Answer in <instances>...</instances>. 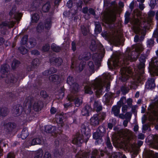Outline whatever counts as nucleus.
I'll use <instances>...</instances> for the list:
<instances>
[{
  "mask_svg": "<svg viewBox=\"0 0 158 158\" xmlns=\"http://www.w3.org/2000/svg\"><path fill=\"white\" fill-rule=\"evenodd\" d=\"M98 151L96 150H94L92 152V156L91 158H95V156L97 153Z\"/></svg>",
  "mask_w": 158,
  "mask_h": 158,
  "instance_id": "nucleus-51",
  "label": "nucleus"
},
{
  "mask_svg": "<svg viewBox=\"0 0 158 158\" xmlns=\"http://www.w3.org/2000/svg\"><path fill=\"white\" fill-rule=\"evenodd\" d=\"M45 129L46 130V131H48V132H50L51 131H52L53 132L56 133V128L54 126H52L51 125H48L46 126L45 127Z\"/></svg>",
  "mask_w": 158,
  "mask_h": 158,
  "instance_id": "nucleus-25",
  "label": "nucleus"
},
{
  "mask_svg": "<svg viewBox=\"0 0 158 158\" xmlns=\"http://www.w3.org/2000/svg\"><path fill=\"white\" fill-rule=\"evenodd\" d=\"M83 141L81 138V135H76L73 139L72 140V143L74 144H75L79 145Z\"/></svg>",
  "mask_w": 158,
  "mask_h": 158,
  "instance_id": "nucleus-18",
  "label": "nucleus"
},
{
  "mask_svg": "<svg viewBox=\"0 0 158 158\" xmlns=\"http://www.w3.org/2000/svg\"><path fill=\"white\" fill-rule=\"evenodd\" d=\"M90 49L93 51L96 48V44L94 40H93L92 41L91 44L90 45Z\"/></svg>",
  "mask_w": 158,
  "mask_h": 158,
  "instance_id": "nucleus-42",
  "label": "nucleus"
},
{
  "mask_svg": "<svg viewBox=\"0 0 158 158\" xmlns=\"http://www.w3.org/2000/svg\"><path fill=\"white\" fill-rule=\"evenodd\" d=\"M128 106L126 105H124L122 107V111L123 112H125L127 110Z\"/></svg>",
  "mask_w": 158,
  "mask_h": 158,
  "instance_id": "nucleus-54",
  "label": "nucleus"
},
{
  "mask_svg": "<svg viewBox=\"0 0 158 158\" xmlns=\"http://www.w3.org/2000/svg\"><path fill=\"white\" fill-rule=\"evenodd\" d=\"M140 12L138 10H135L134 13L133 18L132 22L133 24V28L135 33H141L144 34V31L148 29L149 26L150 21H147L145 19L142 20L143 23H140L139 19H141L140 16Z\"/></svg>",
  "mask_w": 158,
  "mask_h": 158,
  "instance_id": "nucleus-2",
  "label": "nucleus"
},
{
  "mask_svg": "<svg viewBox=\"0 0 158 158\" xmlns=\"http://www.w3.org/2000/svg\"><path fill=\"white\" fill-rule=\"evenodd\" d=\"M156 3V2L155 0H151L150 6L151 7V8H153L154 7Z\"/></svg>",
  "mask_w": 158,
  "mask_h": 158,
  "instance_id": "nucleus-50",
  "label": "nucleus"
},
{
  "mask_svg": "<svg viewBox=\"0 0 158 158\" xmlns=\"http://www.w3.org/2000/svg\"><path fill=\"white\" fill-rule=\"evenodd\" d=\"M91 111V108L89 105L86 106L82 110L81 114L83 116H88Z\"/></svg>",
  "mask_w": 158,
  "mask_h": 158,
  "instance_id": "nucleus-17",
  "label": "nucleus"
},
{
  "mask_svg": "<svg viewBox=\"0 0 158 158\" xmlns=\"http://www.w3.org/2000/svg\"><path fill=\"white\" fill-rule=\"evenodd\" d=\"M100 48V50L101 51V54H100L99 56L98 57L97 59H99L100 57L102 58L104 55V50L102 44H100L99 45Z\"/></svg>",
  "mask_w": 158,
  "mask_h": 158,
  "instance_id": "nucleus-35",
  "label": "nucleus"
},
{
  "mask_svg": "<svg viewBox=\"0 0 158 158\" xmlns=\"http://www.w3.org/2000/svg\"><path fill=\"white\" fill-rule=\"evenodd\" d=\"M95 25V32L96 34H98L101 31V27L99 23H96Z\"/></svg>",
  "mask_w": 158,
  "mask_h": 158,
  "instance_id": "nucleus-28",
  "label": "nucleus"
},
{
  "mask_svg": "<svg viewBox=\"0 0 158 158\" xmlns=\"http://www.w3.org/2000/svg\"><path fill=\"white\" fill-rule=\"evenodd\" d=\"M126 99L125 97H123L120 99L118 103V104L120 106L121 105L123 106L124 104H126Z\"/></svg>",
  "mask_w": 158,
  "mask_h": 158,
  "instance_id": "nucleus-33",
  "label": "nucleus"
},
{
  "mask_svg": "<svg viewBox=\"0 0 158 158\" xmlns=\"http://www.w3.org/2000/svg\"><path fill=\"white\" fill-rule=\"evenodd\" d=\"M143 50V47L141 44H136L134 47V50H133L132 52L131 51L130 49H127L121 64L124 63L127 64L129 61H135Z\"/></svg>",
  "mask_w": 158,
  "mask_h": 158,
  "instance_id": "nucleus-3",
  "label": "nucleus"
},
{
  "mask_svg": "<svg viewBox=\"0 0 158 158\" xmlns=\"http://www.w3.org/2000/svg\"><path fill=\"white\" fill-rule=\"evenodd\" d=\"M68 100L69 102L71 101H74L75 105L77 106H79L81 104L82 101L81 99H79L77 98L75 95H73L72 94L69 95L68 97ZM71 104L70 102L69 103H66L65 104V107H68L70 106Z\"/></svg>",
  "mask_w": 158,
  "mask_h": 158,
  "instance_id": "nucleus-9",
  "label": "nucleus"
},
{
  "mask_svg": "<svg viewBox=\"0 0 158 158\" xmlns=\"http://www.w3.org/2000/svg\"><path fill=\"white\" fill-rule=\"evenodd\" d=\"M148 158H158V153H154V152L152 151H149L147 153Z\"/></svg>",
  "mask_w": 158,
  "mask_h": 158,
  "instance_id": "nucleus-22",
  "label": "nucleus"
},
{
  "mask_svg": "<svg viewBox=\"0 0 158 158\" xmlns=\"http://www.w3.org/2000/svg\"><path fill=\"white\" fill-rule=\"evenodd\" d=\"M41 143V140L39 138L34 139H32L31 143V145H35L39 144Z\"/></svg>",
  "mask_w": 158,
  "mask_h": 158,
  "instance_id": "nucleus-31",
  "label": "nucleus"
},
{
  "mask_svg": "<svg viewBox=\"0 0 158 158\" xmlns=\"http://www.w3.org/2000/svg\"><path fill=\"white\" fill-rule=\"evenodd\" d=\"M121 55L119 52H117L113 57L107 62L108 67L110 69H117L120 66V63L118 61V57Z\"/></svg>",
  "mask_w": 158,
  "mask_h": 158,
  "instance_id": "nucleus-5",
  "label": "nucleus"
},
{
  "mask_svg": "<svg viewBox=\"0 0 158 158\" xmlns=\"http://www.w3.org/2000/svg\"><path fill=\"white\" fill-rule=\"evenodd\" d=\"M113 97V94L109 92L103 96V101L104 102H108L110 101V98Z\"/></svg>",
  "mask_w": 158,
  "mask_h": 158,
  "instance_id": "nucleus-20",
  "label": "nucleus"
},
{
  "mask_svg": "<svg viewBox=\"0 0 158 158\" xmlns=\"http://www.w3.org/2000/svg\"><path fill=\"white\" fill-rule=\"evenodd\" d=\"M148 113L151 115H153L158 119V106L154 104L151 105L148 107Z\"/></svg>",
  "mask_w": 158,
  "mask_h": 158,
  "instance_id": "nucleus-11",
  "label": "nucleus"
},
{
  "mask_svg": "<svg viewBox=\"0 0 158 158\" xmlns=\"http://www.w3.org/2000/svg\"><path fill=\"white\" fill-rule=\"evenodd\" d=\"M19 49L22 54H25L27 52V50L23 46L20 47Z\"/></svg>",
  "mask_w": 158,
  "mask_h": 158,
  "instance_id": "nucleus-41",
  "label": "nucleus"
},
{
  "mask_svg": "<svg viewBox=\"0 0 158 158\" xmlns=\"http://www.w3.org/2000/svg\"><path fill=\"white\" fill-rule=\"evenodd\" d=\"M50 8V5L49 2H47L43 6L42 10L44 12L48 11Z\"/></svg>",
  "mask_w": 158,
  "mask_h": 158,
  "instance_id": "nucleus-27",
  "label": "nucleus"
},
{
  "mask_svg": "<svg viewBox=\"0 0 158 158\" xmlns=\"http://www.w3.org/2000/svg\"><path fill=\"white\" fill-rule=\"evenodd\" d=\"M113 78V76L109 73H104L100 78L92 81L85 86V93L92 94L94 91L97 95L102 94L104 92L103 86L104 84L107 85L106 89L108 90L110 85L109 81Z\"/></svg>",
  "mask_w": 158,
  "mask_h": 158,
  "instance_id": "nucleus-1",
  "label": "nucleus"
},
{
  "mask_svg": "<svg viewBox=\"0 0 158 158\" xmlns=\"http://www.w3.org/2000/svg\"><path fill=\"white\" fill-rule=\"evenodd\" d=\"M139 69L138 71H135V73L133 74V76H134L132 77V78L134 80V81L132 83L131 88L133 89H135L137 88L138 83L141 81V76L143 73H141L140 70Z\"/></svg>",
  "mask_w": 158,
  "mask_h": 158,
  "instance_id": "nucleus-8",
  "label": "nucleus"
},
{
  "mask_svg": "<svg viewBox=\"0 0 158 158\" xmlns=\"http://www.w3.org/2000/svg\"><path fill=\"white\" fill-rule=\"evenodd\" d=\"M102 36L105 38V39L107 40H111L110 39V37L105 32L102 34Z\"/></svg>",
  "mask_w": 158,
  "mask_h": 158,
  "instance_id": "nucleus-46",
  "label": "nucleus"
},
{
  "mask_svg": "<svg viewBox=\"0 0 158 158\" xmlns=\"http://www.w3.org/2000/svg\"><path fill=\"white\" fill-rule=\"evenodd\" d=\"M39 106L37 103H35L33 106V108L35 111H37L38 110Z\"/></svg>",
  "mask_w": 158,
  "mask_h": 158,
  "instance_id": "nucleus-53",
  "label": "nucleus"
},
{
  "mask_svg": "<svg viewBox=\"0 0 158 158\" xmlns=\"http://www.w3.org/2000/svg\"><path fill=\"white\" fill-rule=\"evenodd\" d=\"M51 26V21L50 19H49L47 21L46 23L45 24L44 27L45 28L47 29H49Z\"/></svg>",
  "mask_w": 158,
  "mask_h": 158,
  "instance_id": "nucleus-38",
  "label": "nucleus"
},
{
  "mask_svg": "<svg viewBox=\"0 0 158 158\" xmlns=\"http://www.w3.org/2000/svg\"><path fill=\"white\" fill-rule=\"evenodd\" d=\"M81 31L82 33L84 35H86L88 32V30L86 29L84 26H82L81 28Z\"/></svg>",
  "mask_w": 158,
  "mask_h": 158,
  "instance_id": "nucleus-44",
  "label": "nucleus"
},
{
  "mask_svg": "<svg viewBox=\"0 0 158 158\" xmlns=\"http://www.w3.org/2000/svg\"><path fill=\"white\" fill-rule=\"evenodd\" d=\"M88 13H90V14H92V15H94V10L91 8L89 9L88 10Z\"/></svg>",
  "mask_w": 158,
  "mask_h": 158,
  "instance_id": "nucleus-63",
  "label": "nucleus"
},
{
  "mask_svg": "<svg viewBox=\"0 0 158 158\" xmlns=\"http://www.w3.org/2000/svg\"><path fill=\"white\" fill-rule=\"evenodd\" d=\"M44 158H51L50 154L48 152H46Z\"/></svg>",
  "mask_w": 158,
  "mask_h": 158,
  "instance_id": "nucleus-56",
  "label": "nucleus"
},
{
  "mask_svg": "<svg viewBox=\"0 0 158 158\" xmlns=\"http://www.w3.org/2000/svg\"><path fill=\"white\" fill-rule=\"evenodd\" d=\"M154 81V80L153 79L151 78L148 80L146 84V88L149 89H152L154 88L155 86Z\"/></svg>",
  "mask_w": 158,
  "mask_h": 158,
  "instance_id": "nucleus-16",
  "label": "nucleus"
},
{
  "mask_svg": "<svg viewBox=\"0 0 158 158\" xmlns=\"http://www.w3.org/2000/svg\"><path fill=\"white\" fill-rule=\"evenodd\" d=\"M67 82L71 86L70 89L72 92H76L78 89V85L77 84L73 83V80L72 77L69 76L67 79Z\"/></svg>",
  "mask_w": 158,
  "mask_h": 158,
  "instance_id": "nucleus-10",
  "label": "nucleus"
},
{
  "mask_svg": "<svg viewBox=\"0 0 158 158\" xmlns=\"http://www.w3.org/2000/svg\"><path fill=\"white\" fill-rule=\"evenodd\" d=\"M39 16L37 14H34L31 17V22L32 23H36L39 19Z\"/></svg>",
  "mask_w": 158,
  "mask_h": 158,
  "instance_id": "nucleus-30",
  "label": "nucleus"
},
{
  "mask_svg": "<svg viewBox=\"0 0 158 158\" xmlns=\"http://www.w3.org/2000/svg\"><path fill=\"white\" fill-rule=\"evenodd\" d=\"M153 35L154 36L155 38L158 37V31H154Z\"/></svg>",
  "mask_w": 158,
  "mask_h": 158,
  "instance_id": "nucleus-64",
  "label": "nucleus"
},
{
  "mask_svg": "<svg viewBox=\"0 0 158 158\" xmlns=\"http://www.w3.org/2000/svg\"><path fill=\"white\" fill-rule=\"evenodd\" d=\"M138 138L141 139H143L144 138V135L143 134L140 133L138 136Z\"/></svg>",
  "mask_w": 158,
  "mask_h": 158,
  "instance_id": "nucleus-60",
  "label": "nucleus"
},
{
  "mask_svg": "<svg viewBox=\"0 0 158 158\" xmlns=\"http://www.w3.org/2000/svg\"><path fill=\"white\" fill-rule=\"evenodd\" d=\"M88 66L89 68V71L91 73L94 72V65L92 61H89L88 64Z\"/></svg>",
  "mask_w": 158,
  "mask_h": 158,
  "instance_id": "nucleus-29",
  "label": "nucleus"
},
{
  "mask_svg": "<svg viewBox=\"0 0 158 158\" xmlns=\"http://www.w3.org/2000/svg\"><path fill=\"white\" fill-rule=\"evenodd\" d=\"M105 129L104 127H99L97 132L93 134V138L96 139H101V138L103 135L104 133L105 132Z\"/></svg>",
  "mask_w": 158,
  "mask_h": 158,
  "instance_id": "nucleus-12",
  "label": "nucleus"
},
{
  "mask_svg": "<svg viewBox=\"0 0 158 158\" xmlns=\"http://www.w3.org/2000/svg\"><path fill=\"white\" fill-rule=\"evenodd\" d=\"M14 155L12 153H10L8 154L7 158H14Z\"/></svg>",
  "mask_w": 158,
  "mask_h": 158,
  "instance_id": "nucleus-59",
  "label": "nucleus"
},
{
  "mask_svg": "<svg viewBox=\"0 0 158 158\" xmlns=\"http://www.w3.org/2000/svg\"><path fill=\"white\" fill-rule=\"evenodd\" d=\"M19 63V62L17 60L14 61L12 64V67L13 68H14L15 67L17 66L18 64Z\"/></svg>",
  "mask_w": 158,
  "mask_h": 158,
  "instance_id": "nucleus-48",
  "label": "nucleus"
},
{
  "mask_svg": "<svg viewBox=\"0 0 158 158\" xmlns=\"http://www.w3.org/2000/svg\"><path fill=\"white\" fill-rule=\"evenodd\" d=\"M49 48L50 47L49 45H46L43 47V50L44 52L48 51L49 49Z\"/></svg>",
  "mask_w": 158,
  "mask_h": 158,
  "instance_id": "nucleus-49",
  "label": "nucleus"
},
{
  "mask_svg": "<svg viewBox=\"0 0 158 158\" xmlns=\"http://www.w3.org/2000/svg\"><path fill=\"white\" fill-rule=\"evenodd\" d=\"M82 128L81 131L82 133L83 140H85L86 142L87 141L90 136V135L89 133H87L85 131V129L83 128V126H82Z\"/></svg>",
  "mask_w": 158,
  "mask_h": 158,
  "instance_id": "nucleus-19",
  "label": "nucleus"
},
{
  "mask_svg": "<svg viewBox=\"0 0 158 158\" xmlns=\"http://www.w3.org/2000/svg\"><path fill=\"white\" fill-rule=\"evenodd\" d=\"M56 72V70L54 68H52L51 70H47L45 71L43 73L44 75H48L49 74L51 73H53Z\"/></svg>",
  "mask_w": 158,
  "mask_h": 158,
  "instance_id": "nucleus-32",
  "label": "nucleus"
},
{
  "mask_svg": "<svg viewBox=\"0 0 158 158\" xmlns=\"http://www.w3.org/2000/svg\"><path fill=\"white\" fill-rule=\"evenodd\" d=\"M99 116L97 114H95L90 119V123L94 126H96L99 123Z\"/></svg>",
  "mask_w": 158,
  "mask_h": 158,
  "instance_id": "nucleus-15",
  "label": "nucleus"
},
{
  "mask_svg": "<svg viewBox=\"0 0 158 158\" xmlns=\"http://www.w3.org/2000/svg\"><path fill=\"white\" fill-rule=\"evenodd\" d=\"M131 115L132 114L131 113H127L125 115V118H126V119L129 120L131 118Z\"/></svg>",
  "mask_w": 158,
  "mask_h": 158,
  "instance_id": "nucleus-45",
  "label": "nucleus"
},
{
  "mask_svg": "<svg viewBox=\"0 0 158 158\" xmlns=\"http://www.w3.org/2000/svg\"><path fill=\"white\" fill-rule=\"evenodd\" d=\"M132 103V100L131 98H129L126 100V103H127L129 106Z\"/></svg>",
  "mask_w": 158,
  "mask_h": 158,
  "instance_id": "nucleus-57",
  "label": "nucleus"
},
{
  "mask_svg": "<svg viewBox=\"0 0 158 158\" xmlns=\"http://www.w3.org/2000/svg\"><path fill=\"white\" fill-rule=\"evenodd\" d=\"M50 111L51 114H54L56 112V110L55 108L52 107L50 110Z\"/></svg>",
  "mask_w": 158,
  "mask_h": 158,
  "instance_id": "nucleus-62",
  "label": "nucleus"
},
{
  "mask_svg": "<svg viewBox=\"0 0 158 158\" xmlns=\"http://www.w3.org/2000/svg\"><path fill=\"white\" fill-rule=\"evenodd\" d=\"M63 116L62 115H60L59 116L58 115H56V123L58 124H60L61 127L63 126Z\"/></svg>",
  "mask_w": 158,
  "mask_h": 158,
  "instance_id": "nucleus-24",
  "label": "nucleus"
},
{
  "mask_svg": "<svg viewBox=\"0 0 158 158\" xmlns=\"http://www.w3.org/2000/svg\"><path fill=\"white\" fill-rule=\"evenodd\" d=\"M149 71L151 75H158V57L152 59L149 63Z\"/></svg>",
  "mask_w": 158,
  "mask_h": 158,
  "instance_id": "nucleus-6",
  "label": "nucleus"
},
{
  "mask_svg": "<svg viewBox=\"0 0 158 158\" xmlns=\"http://www.w3.org/2000/svg\"><path fill=\"white\" fill-rule=\"evenodd\" d=\"M59 97L58 98L61 99L63 98L64 95V92L63 89H62L60 92V94L59 95Z\"/></svg>",
  "mask_w": 158,
  "mask_h": 158,
  "instance_id": "nucleus-47",
  "label": "nucleus"
},
{
  "mask_svg": "<svg viewBox=\"0 0 158 158\" xmlns=\"http://www.w3.org/2000/svg\"><path fill=\"white\" fill-rule=\"evenodd\" d=\"M154 44V40L152 39L148 40L147 41V45L148 47H150L153 46Z\"/></svg>",
  "mask_w": 158,
  "mask_h": 158,
  "instance_id": "nucleus-43",
  "label": "nucleus"
},
{
  "mask_svg": "<svg viewBox=\"0 0 158 158\" xmlns=\"http://www.w3.org/2000/svg\"><path fill=\"white\" fill-rule=\"evenodd\" d=\"M88 153H83L82 156H81V154L79 153L76 156V157L77 158H88Z\"/></svg>",
  "mask_w": 158,
  "mask_h": 158,
  "instance_id": "nucleus-34",
  "label": "nucleus"
},
{
  "mask_svg": "<svg viewBox=\"0 0 158 158\" xmlns=\"http://www.w3.org/2000/svg\"><path fill=\"white\" fill-rule=\"evenodd\" d=\"M31 53L34 55H38L39 54V52L36 50H35L31 51Z\"/></svg>",
  "mask_w": 158,
  "mask_h": 158,
  "instance_id": "nucleus-61",
  "label": "nucleus"
},
{
  "mask_svg": "<svg viewBox=\"0 0 158 158\" xmlns=\"http://www.w3.org/2000/svg\"><path fill=\"white\" fill-rule=\"evenodd\" d=\"M28 135V133L27 129H23L22 131L21 134V137L22 139H24L26 138Z\"/></svg>",
  "mask_w": 158,
  "mask_h": 158,
  "instance_id": "nucleus-26",
  "label": "nucleus"
},
{
  "mask_svg": "<svg viewBox=\"0 0 158 158\" xmlns=\"http://www.w3.org/2000/svg\"><path fill=\"white\" fill-rule=\"evenodd\" d=\"M9 67L8 65L5 64L4 65L2 66L1 67V70L2 72H6Z\"/></svg>",
  "mask_w": 158,
  "mask_h": 158,
  "instance_id": "nucleus-39",
  "label": "nucleus"
},
{
  "mask_svg": "<svg viewBox=\"0 0 158 158\" xmlns=\"http://www.w3.org/2000/svg\"><path fill=\"white\" fill-rule=\"evenodd\" d=\"M120 154H121L120 153H118V152L116 153V155L117 156L118 155V156H117L115 158H120L121 157V158H126V156L125 155H121V156L120 157Z\"/></svg>",
  "mask_w": 158,
  "mask_h": 158,
  "instance_id": "nucleus-55",
  "label": "nucleus"
},
{
  "mask_svg": "<svg viewBox=\"0 0 158 158\" xmlns=\"http://www.w3.org/2000/svg\"><path fill=\"white\" fill-rule=\"evenodd\" d=\"M121 69L120 74L121 75L120 79L123 81H125L129 77L130 75H131V69L127 67H125V65H122Z\"/></svg>",
  "mask_w": 158,
  "mask_h": 158,
  "instance_id": "nucleus-7",
  "label": "nucleus"
},
{
  "mask_svg": "<svg viewBox=\"0 0 158 158\" xmlns=\"http://www.w3.org/2000/svg\"><path fill=\"white\" fill-rule=\"evenodd\" d=\"M145 56H142L139 58V60L140 64L138 66V67L139 69L140 70L141 73H143V69L144 67V63L145 62Z\"/></svg>",
  "mask_w": 158,
  "mask_h": 158,
  "instance_id": "nucleus-14",
  "label": "nucleus"
},
{
  "mask_svg": "<svg viewBox=\"0 0 158 158\" xmlns=\"http://www.w3.org/2000/svg\"><path fill=\"white\" fill-rule=\"evenodd\" d=\"M120 106H114L112 109V113L115 116H118L120 112Z\"/></svg>",
  "mask_w": 158,
  "mask_h": 158,
  "instance_id": "nucleus-21",
  "label": "nucleus"
},
{
  "mask_svg": "<svg viewBox=\"0 0 158 158\" xmlns=\"http://www.w3.org/2000/svg\"><path fill=\"white\" fill-rule=\"evenodd\" d=\"M27 40V36L26 35L24 36L22 39L21 43L22 45H24L26 44Z\"/></svg>",
  "mask_w": 158,
  "mask_h": 158,
  "instance_id": "nucleus-40",
  "label": "nucleus"
},
{
  "mask_svg": "<svg viewBox=\"0 0 158 158\" xmlns=\"http://www.w3.org/2000/svg\"><path fill=\"white\" fill-rule=\"evenodd\" d=\"M117 10V8L114 6V9L109 12L105 13L103 15V21L108 24L113 22L115 20V14Z\"/></svg>",
  "mask_w": 158,
  "mask_h": 158,
  "instance_id": "nucleus-4",
  "label": "nucleus"
},
{
  "mask_svg": "<svg viewBox=\"0 0 158 158\" xmlns=\"http://www.w3.org/2000/svg\"><path fill=\"white\" fill-rule=\"evenodd\" d=\"M102 107L100 103L98 102H95L94 105V109L97 112H98L102 110Z\"/></svg>",
  "mask_w": 158,
  "mask_h": 158,
  "instance_id": "nucleus-23",
  "label": "nucleus"
},
{
  "mask_svg": "<svg viewBox=\"0 0 158 158\" xmlns=\"http://www.w3.org/2000/svg\"><path fill=\"white\" fill-rule=\"evenodd\" d=\"M72 48L73 51L76 50V44L75 42H73L72 43Z\"/></svg>",
  "mask_w": 158,
  "mask_h": 158,
  "instance_id": "nucleus-58",
  "label": "nucleus"
},
{
  "mask_svg": "<svg viewBox=\"0 0 158 158\" xmlns=\"http://www.w3.org/2000/svg\"><path fill=\"white\" fill-rule=\"evenodd\" d=\"M52 49L54 51L58 52L60 50V47L55 44H53L51 46Z\"/></svg>",
  "mask_w": 158,
  "mask_h": 158,
  "instance_id": "nucleus-36",
  "label": "nucleus"
},
{
  "mask_svg": "<svg viewBox=\"0 0 158 158\" xmlns=\"http://www.w3.org/2000/svg\"><path fill=\"white\" fill-rule=\"evenodd\" d=\"M55 62L57 63L58 65L60 64L62 62V60L60 58H57L56 59Z\"/></svg>",
  "mask_w": 158,
  "mask_h": 158,
  "instance_id": "nucleus-52",
  "label": "nucleus"
},
{
  "mask_svg": "<svg viewBox=\"0 0 158 158\" xmlns=\"http://www.w3.org/2000/svg\"><path fill=\"white\" fill-rule=\"evenodd\" d=\"M49 78L51 81H55L56 80H58L59 76L57 75H53L50 76Z\"/></svg>",
  "mask_w": 158,
  "mask_h": 158,
  "instance_id": "nucleus-37",
  "label": "nucleus"
},
{
  "mask_svg": "<svg viewBox=\"0 0 158 158\" xmlns=\"http://www.w3.org/2000/svg\"><path fill=\"white\" fill-rule=\"evenodd\" d=\"M148 138L150 139L151 138L152 140L150 139V144L151 146L153 148L158 149V135H150Z\"/></svg>",
  "mask_w": 158,
  "mask_h": 158,
  "instance_id": "nucleus-13",
  "label": "nucleus"
}]
</instances>
